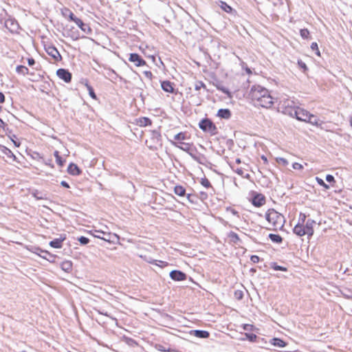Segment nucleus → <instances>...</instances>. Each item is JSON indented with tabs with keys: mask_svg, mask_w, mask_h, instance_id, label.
I'll list each match as a JSON object with an SVG mask.
<instances>
[{
	"mask_svg": "<svg viewBox=\"0 0 352 352\" xmlns=\"http://www.w3.org/2000/svg\"><path fill=\"white\" fill-rule=\"evenodd\" d=\"M247 98L257 108L270 109L274 104V98L270 91L260 85H254L250 87Z\"/></svg>",
	"mask_w": 352,
	"mask_h": 352,
	"instance_id": "1",
	"label": "nucleus"
},
{
	"mask_svg": "<svg viewBox=\"0 0 352 352\" xmlns=\"http://www.w3.org/2000/svg\"><path fill=\"white\" fill-rule=\"evenodd\" d=\"M316 221L309 219L307 220V215L300 212L298 221L293 228V232L298 236L307 235L308 238L311 237L314 233Z\"/></svg>",
	"mask_w": 352,
	"mask_h": 352,
	"instance_id": "2",
	"label": "nucleus"
},
{
	"mask_svg": "<svg viewBox=\"0 0 352 352\" xmlns=\"http://www.w3.org/2000/svg\"><path fill=\"white\" fill-rule=\"evenodd\" d=\"M265 219L267 222L266 229L268 230L278 231L284 227V216L274 208H270L266 211Z\"/></svg>",
	"mask_w": 352,
	"mask_h": 352,
	"instance_id": "3",
	"label": "nucleus"
},
{
	"mask_svg": "<svg viewBox=\"0 0 352 352\" xmlns=\"http://www.w3.org/2000/svg\"><path fill=\"white\" fill-rule=\"evenodd\" d=\"M294 115L296 118L300 121L308 122L315 126L321 125V122L319 118L316 116L310 113L305 109L296 107L294 111Z\"/></svg>",
	"mask_w": 352,
	"mask_h": 352,
	"instance_id": "4",
	"label": "nucleus"
},
{
	"mask_svg": "<svg viewBox=\"0 0 352 352\" xmlns=\"http://www.w3.org/2000/svg\"><path fill=\"white\" fill-rule=\"evenodd\" d=\"M199 128L204 132L210 133L211 135L217 134V127L213 122L208 119H202L199 123Z\"/></svg>",
	"mask_w": 352,
	"mask_h": 352,
	"instance_id": "5",
	"label": "nucleus"
},
{
	"mask_svg": "<svg viewBox=\"0 0 352 352\" xmlns=\"http://www.w3.org/2000/svg\"><path fill=\"white\" fill-rule=\"evenodd\" d=\"M45 49L46 53L52 58L54 62H59L62 60L60 54L54 45H47Z\"/></svg>",
	"mask_w": 352,
	"mask_h": 352,
	"instance_id": "6",
	"label": "nucleus"
},
{
	"mask_svg": "<svg viewBox=\"0 0 352 352\" xmlns=\"http://www.w3.org/2000/svg\"><path fill=\"white\" fill-rule=\"evenodd\" d=\"M129 60L133 63L136 67H142L146 65V62L144 60L140 55L136 53H131L129 54Z\"/></svg>",
	"mask_w": 352,
	"mask_h": 352,
	"instance_id": "7",
	"label": "nucleus"
},
{
	"mask_svg": "<svg viewBox=\"0 0 352 352\" xmlns=\"http://www.w3.org/2000/svg\"><path fill=\"white\" fill-rule=\"evenodd\" d=\"M190 138V135L188 133V132H179L174 136L175 142H172V144L177 146V145L183 144L184 140H188Z\"/></svg>",
	"mask_w": 352,
	"mask_h": 352,
	"instance_id": "8",
	"label": "nucleus"
},
{
	"mask_svg": "<svg viewBox=\"0 0 352 352\" xmlns=\"http://www.w3.org/2000/svg\"><path fill=\"white\" fill-rule=\"evenodd\" d=\"M56 75L60 79H62L66 83H69L72 80V74L65 69H58L56 71Z\"/></svg>",
	"mask_w": 352,
	"mask_h": 352,
	"instance_id": "9",
	"label": "nucleus"
},
{
	"mask_svg": "<svg viewBox=\"0 0 352 352\" xmlns=\"http://www.w3.org/2000/svg\"><path fill=\"white\" fill-rule=\"evenodd\" d=\"M252 205L255 207H261L265 204L266 199L265 197L261 193H256L252 199L251 201Z\"/></svg>",
	"mask_w": 352,
	"mask_h": 352,
	"instance_id": "10",
	"label": "nucleus"
},
{
	"mask_svg": "<svg viewBox=\"0 0 352 352\" xmlns=\"http://www.w3.org/2000/svg\"><path fill=\"white\" fill-rule=\"evenodd\" d=\"M170 277L175 281H183L187 278V275L179 270H173L170 272Z\"/></svg>",
	"mask_w": 352,
	"mask_h": 352,
	"instance_id": "11",
	"label": "nucleus"
},
{
	"mask_svg": "<svg viewBox=\"0 0 352 352\" xmlns=\"http://www.w3.org/2000/svg\"><path fill=\"white\" fill-rule=\"evenodd\" d=\"M283 106H284L283 111L285 113H287L293 116V112H294V109H296L294 107V101H292L289 99H286L284 101H283Z\"/></svg>",
	"mask_w": 352,
	"mask_h": 352,
	"instance_id": "12",
	"label": "nucleus"
},
{
	"mask_svg": "<svg viewBox=\"0 0 352 352\" xmlns=\"http://www.w3.org/2000/svg\"><path fill=\"white\" fill-rule=\"evenodd\" d=\"M5 27L12 33L16 32L19 28L18 23L12 19H7L5 21Z\"/></svg>",
	"mask_w": 352,
	"mask_h": 352,
	"instance_id": "13",
	"label": "nucleus"
},
{
	"mask_svg": "<svg viewBox=\"0 0 352 352\" xmlns=\"http://www.w3.org/2000/svg\"><path fill=\"white\" fill-rule=\"evenodd\" d=\"M134 124L140 127L151 126L152 121L147 117H141L135 120Z\"/></svg>",
	"mask_w": 352,
	"mask_h": 352,
	"instance_id": "14",
	"label": "nucleus"
},
{
	"mask_svg": "<svg viewBox=\"0 0 352 352\" xmlns=\"http://www.w3.org/2000/svg\"><path fill=\"white\" fill-rule=\"evenodd\" d=\"M161 87L164 91L167 93L173 94L175 91L174 83L169 80L162 81Z\"/></svg>",
	"mask_w": 352,
	"mask_h": 352,
	"instance_id": "15",
	"label": "nucleus"
},
{
	"mask_svg": "<svg viewBox=\"0 0 352 352\" xmlns=\"http://www.w3.org/2000/svg\"><path fill=\"white\" fill-rule=\"evenodd\" d=\"M67 172L72 175H79L81 173V170L79 167L74 163H71L68 166Z\"/></svg>",
	"mask_w": 352,
	"mask_h": 352,
	"instance_id": "16",
	"label": "nucleus"
},
{
	"mask_svg": "<svg viewBox=\"0 0 352 352\" xmlns=\"http://www.w3.org/2000/svg\"><path fill=\"white\" fill-rule=\"evenodd\" d=\"M62 14L65 18H68V19L71 21H74L75 23V20L78 18L76 17L74 13L67 8H64L62 10Z\"/></svg>",
	"mask_w": 352,
	"mask_h": 352,
	"instance_id": "17",
	"label": "nucleus"
},
{
	"mask_svg": "<svg viewBox=\"0 0 352 352\" xmlns=\"http://www.w3.org/2000/svg\"><path fill=\"white\" fill-rule=\"evenodd\" d=\"M66 237L63 236L60 239H55L50 242V245L54 248H60L63 246V242L65 240Z\"/></svg>",
	"mask_w": 352,
	"mask_h": 352,
	"instance_id": "18",
	"label": "nucleus"
},
{
	"mask_svg": "<svg viewBox=\"0 0 352 352\" xmlns=\"http://www.w3.org/2000/svg\"><path fill=\"white\" fill-rule=\"evenodd\" d=\"M54 155L56 158V162L57 165L60 168L63 167L65 164L66 160L63 158L60 155V153L58 151H55L54 152Z\"/></svg>",
	"mask_w": 352,
	"mask_h": 352,
	"instance_id": "19",
	"label": "nucleus"
},
{
	"mask_svg": "<svg viewBox=\"0 0 352 352\" xmlns=\"http://www.w3.org/2000/svg\"><path fill=\"white\" fill-rule=\"evenodd\" d=\"M217 116L223 119H229L231 117V112L228 109H221L217 111Z\"/></svg>",
	"mask_w": 352,
	"mask_h": 352,
	"instance_id": "20",
	"label": "nucleus"
},
{
	"mask_svg": "<svg viewBox=\"0 0 352 352\" xmlns=\"http://www.w3.org/2000/svg\"><path fill=\"white\" fill-rule=\"evenodd\" d=\"M75 23L85 33H89L91 32V28L89 25L84 23L81 19L79 18L75 20Z\"/></svg>",
	"mask_w": 352,
	"mask_h": 352,
	"instance_id": "21",
	"label": "nucleus"
},
{
	"mask_svg": "<svg viewBox=\"0 0 352 352\" xmlns=\"http://www.w3.org/2000/svg\"><path fill=\"white\" fill-rule=\"evenodd\" d=\"M195 336L201 338H208L210 336V333L207 331L204 330H195L192 333Z\"/></svg>",
	"mask_w": 352,
	"mask_h": 352,
	"instance_id": "22",
	"label": "nucleus"
},
{
	"mask_svg": "<svg viewBox=\"0 0 352 352\" xmlns=\"http://www.w3.org/2000/svg\"><path fill=\"white\" fill-rule=\"evenodd\" d=\"M84 85L86 87V88L87 89L90 97L94 100H97L98 98L94 92V90L93 87L89 84V82L87 80H85Z\"/></svg>",
	"mask_w": 352,
	"mask_h": 352,
	"instance_id": "23",
	"label": "nucleus"
},
{
	"mask_svg": "<svg viewBox=\"0 0 352 352\" xmlns=\"http://www.w3.org/2000/svg\"><path fill=\"white\" fill-rule=\"evenodd\" d=\"M149 263L160 267V268H164L168 266V263L164 261L160 260H152L149 261Z\"/></svg>",
	"mask_w": 352,
	"mask_h": 352,
	"instance_id": "24",
	"label": "nucleus"
},
{
	"mask_svg": "<svg viewBox=\"0 0 352 352\" xmlns=\"http://www.w3.org/2000/svg\"><path fill=\"white\" fill-rule=\"evenodd\" d=\"M174 192L179 197H184L186 195V189L181 185H177L174 188Z\"/></svg>",
	"mask_w": 352,
	"mask_h": 352,
	"instance_id": "25",
	"label": "nucleus"
},
{
	"mask_svg": "<svg viewBox=\"0 0 352 352\" xmlns=\"http://www.w3.org/2000/svg\"><path fill=\"white\" fill-rule=\"evenodd\" d=\"M270 343L275 346H278V347H285L286 346V342H284L283 340L280 339V338H273Z\"/></svg>",
	"mask_w": 352,
	"mask_h": 352,
	"instance_id": "26",
	"label": "nucleus"
},
{
	"mask_svg": "<svg viewBox=\"0 0 352 352\" xmlns=\"http://www.w3.org/2000/svg\"><path fill=\"white\" fill-rule=\"evenodd\" d=\"M152 138H151V140H153L156 144H161V134L159 131H152Z\"/></svg>",
	"mask_w": 352,
	"mask_h": 352,
	"instance_id": "27",
	"label": "nucleus"
},
{
	"mask_svg": "<svg viewBox=\"0 0 352 352\" xmlns=\"http://www.w3.org/2000/svg\"><path fill=\"white\" fill-rule=\"evenodd\" d=\"M16 72L21 75L26 76L29 74V69L23 65H18L16 67Z\"/></svg>",
	"mask_w": 352,
	"mask_h": 352,
	"instance_id": "28",
	"label": "nucleus"
},
{
	"mask_svg": "<svg viewBox=\"0 0 352 352\" xmlns=\"http://www.w3.org/2000/svg\"><path fill=\"white\" fill-rule=\"evenodd\" d=\"M60 266L65 272H70L72 270V263L70 261H65L62 262Z\"/></svg>",
	"mask_w": 352,
	"mask_h": 352,
	"instance_id": "29",
	"label": "nucleus"
},
{
	"mask_svg": "<svg viewBox=\"0 0 352 352\" xmlns=\"http://www.w3.org/2000/svg\"><path fill=\"white\" fill-rule=\"evenodd\" d=\"M269 238L272 242L276 243H280L283 241V238L279 234H270Z\"/></svg>",
	"mask_w": 352,
	"mask_h": 352,
	"instance_id": "30",
	"label": "nucleus"
},
{
	"mask_svg": "<svg viewBox=\"0 0 352 352\" xmlns=\"http://www.w3.org/2000/svg\"><path fill=\"white\" fill-rule=\"evenodd\" d=\"M192 146V143L190 144V143L184 142L183 144L177 145V147L184 151L188 152L191 149Z\"/></svg>",
	"mask_w": 352,
	"mask_h": 352,
	"instance_id": "31",
	"label": "nucleus"
},
{
	"mask_svg": "<svg viewBox=\"0 0 352 352\" xmlns=\"http://www.w3.org/2000/svg\"><path fill=\"white\" fill-rule=\"evenodd\" d=\"M228 237L230 240L234 243H237L240 241L239 235L234 232H230L228 234Z\"/></svg>",
	"mask_w": 352,
	"mask_h": 352,
	"instance_id": "32",
	"label": "nucleus"
},
{
	"mask_svg": "<svg viewBox=\"0 0 352 352\" xmlns=\"http://www.w3.org/2000/svg\"><path fill=\"white\" fill-rule=\"evenodd\" d=\"M200 184L206 188H212L210 182L206 177L201 179Z\"/></svg>",
	"mask_w": 352,
	"mask_h": 352,
	"instance_id": "33",
	"label": "nucleus"
},
{
	"mask_svg": "<svg viewBox=\"0 0 352 352\" xmlns=\"http://www.w3.org/2000/svg\"><path fill=\"white\" fill-rule=\"evenodd\" d=\"M300 36L304 39L310 38V32L308 29L304 28L300 30Z\"/></svg>",
	"mask_w": 352,
	"mask_h": 352,
	"instance_id": "34",
	"label": "nucleus"
},
{
	"mask_svg": "<svg viewBox=\"0 0 352 352\" xmlns=\"http://www.w3.org/2000/svg\"><path fill=\"white\" fill-rule=\"evenodd\" d=\"M220 7L228 13H231L233 11L232 8L226 1H221Z\"/></svg>",
	"mask_w": 352,
	"mask_h": 352,
	"instance_id": "35",
	"label": "nucleus"
},
{
	"mask_svg": "<svg viewBox=\"0 0 352 352\" xmlns=\"http://www.w3.org/2000/svg\"><path fill=\"white\" fill-rule=\"evenodd\" d=\"M311 49L315 52L316 54L318 56V57H320L321 56V54H320V51L319 50V47H318V43H316V42H314L311 43Z\"/></svg>",
	"mask_w": 352,
	"mask_h": 352,
	"instance_id": "36",
	"label": "nucleus"
},
{
	"mask_svg": "<svg viewBox=\"0 0 352 352\" xmlns=\"http://www.w3.org/2000/svg\"><path fill=\"white\" fill-rule=\"evenodd\" d=\"M201 89L206 90V85L202 81H197L195 84V89L199 91Z\"/></svg>",
	"mask_w": 352,
	"mask_h": 352,
	"instance_id": "37",
	"label": "nucleus"
},
{
	"mask_svg": "<svg viewBox=\"0 0 352 352\" xmlns=\"http://www.w3.org/2000/svg\"><path fill=\"white\" fill-rule=\"evenodd\" d=\"M276 162L283 166H287L289 164L288 160L284 157H276Z\"/></svg>",
	"mask_w": 352,
	"mask_h": 352,
	"instance_id": "38",
	"label": "nucleus"
},
{
	"mask_svg": "<svg viewBox=\"0 0 352 352\" xmlns=\"http://www.w3.org/2000/svg\"><path fill=\"white\" fill-rule=\"evenodd\" d=\"M316 181L320 186H322L324 188H325V189L329 188V185H327L321 178L316 177Z\"/></svg>",
	"mask_w": 352,
	"mask_h": 352,
	"instance_id": "39",
	"label": "nucleus"
},
{
	"mask_svg": "<svg viewBox=\"0 0 352 352\" xmlns=\"http://www.w3.org/2000/svg\"><path fill=\"white\" fill-rule=\"evenodd\" d=\"M226 211L231 213L232 214L237 217L238 218L239 217V212L236 211L234 208H231V207H228L226 208Z\"/></svg>",
	"mask_w": 352,
	"mask_h": 352,
	"instance_id": "40",
	"label": "nucleus"
},
{
	"mask_svg": "<svg viewBox=\"0 0 352 352\" xmlns=\"http://www.w3.org/2000/svg\"><path fill=\"white\" fill-rule=\"evenodd\" d=\"M292 168L295 170H302L304 168V166L300 164V163H298V162H294L292 164Z\"/></svg>",
	"mask_w": 352,
	"mask_h": 352,
	"instance_id": "41",
	"label": "nucleus"
},
{
	"mask_svg": "<svg viewBox=\"0 0 352 352\" xmlns=\"http://www.w3.org/2000/svg\"><path fill=\"white\" fill-rule=\"evenodd\" d=\"M243 296V293L242 291L237 290L234 292V297L236 299L241 300V299H242Z\"/></svg>",
	"mask_w": 352,
	"mask_h": 352,
	"instance_id": "42",
	"label": "nucleus"
},
{
	"mask_svg": "<svg viewBox=\"0 0 352 352\" xmlns=\"http://www.w3.org/2000/svg\"><path fill=\"white\" fill-rule=\"evenodd\" d=\"M298 65L301 69H303L304 72L307 70V67L306 64L304 62H302V60H298Z\"/></svg>",
	"mask_w": 352,
	"mask_h": 352,
	"instance_id": "43",
	"label": "nucleus"
},
{
	"mask_svg": "<svg viewBox=\"0 0 352 352\" xmlns=\"http://www.w3.org/2000/svg\"><path fill=\"white\" fill-rule=\"evenodd\" d=\"M250 260L252 263H257L259 262L260 261V258L256 256V255H252L251 257H250Z\"/></svg>",
	"mask_w": 352,
	"mask_h": 352,
	"instance_id": "44",
	"label": "nucleus"
},
{
	"mask_svg": "<svg viewBox=\"0 0 352 352\" xmlns=\"http://www.w3.org/2000/svg\"><path fill=\"white\" fill-rule=\"evenodd\" d=\"M144 75L147 78H148L149 80H152L153 76V74L151 71H144Z\"/></svg>",
	"mask_w": 352,
	"mask_h": 352,
	"instance_id": "45",
	"label": "nucleus"
},
{
	"mask_svg": "<svg viewBox=\"0 0 352 352\" xmlns=\"http://www.w3.org/2000/svg\"><path fill=\"white\" fill-rule=\"evenodd\" d=\"M6 151H7V152L6 153V154L8 157H12L13 160H16V156L14 155V154L8 148H6Z\"/></svg>",
	"mask_w": 352,
	"mask_h": 352,
	"instance_id": "46",
	"label": "nucleus"
},
{
	"mask_svg": "<svg viewBox=\"0 0 352 352\" xmlns=\"http://www.w3.org/2000/svg\"><path fill=\"white\" fill-rule=\"evenodd\" d=\"M326 180H327L328 182H333V183H335V182H336V181H335V179H334L333 176V175H327L326 176Z\"/></svg>",
	"mask_w": 352,
	"mask_h": 352,
	"instance_id": "47",
	"label": "nucleus"
},
{
	"mask_svg": "<svg viewBox=\"0 0 352 352\" xmlns=\"http://www.w3.org/2000/svg\"><path fill=\"white\" fill-rule=\"evenodd\" d=\"M79 241L82 243V244H87L89 243V240L85 237V236H81L80 239H79Z\"/></svg>",
	"mask_w": 352,
	"mask_h": 352,
	"instance_id": "48",
	"label": "nucleus"
},
{
	"mask_svg": "<svg viewBox=\"0 0 352 352\" xmlns=\"http://www.w3.org/2000/svg\"><path fill=\"white\" fill-rule=\"evenodd\" d=\"M6 128H7V124L0 118V129H2L3 131H6Z\"/></svg>",
	"mask_w": 352,
	"mask_h": 352,
	"instance_id": "49",
	"label": "nucleus"
},
{
	"mask_svg": "<svg viewBox=\"0 0 352 352\" xmlns=\"http://www.w3.org/2000/svg\"><path fill=\"white\" fill-rule=\"evenodd\" d=\"M28 64L30 66H32L35 64V60L33 58H28Z\"/></svg>",
	"mask_w": 352,
	"mask_h": 352,
	"instance_id": "50",
	"label": "nucleus"
},
{
	"mask_svg": "<svg viewBox=\"0 0 352 352\" xmlns=\"http://www.w3.org/2000/svg\"><path fill=\"white\" fill-rule=\"evenodd\" d=\"M274 269L275 270H280V271H283V272H285L287 271V269L284 267H282V266H279V265H276L274 267Z\"/></svg>",
	"mask_w": 352,
	"mask_h": 352,
	"instance_id": "51",
	"label": "nucleus"
},
{
	"mask_svg": "<svg viewBox=\"0 0 352 352\" xmlns=\"http://www.w3.org/2000/svg\"><path fill=\"white\" fill-rule=\"evenodd\" d=\"M252 327H253V325H252V324H245L243 325V329L244 330H247V331H250V330H252Z\"/></svg>",
	"mask_w": 352,
	"mask_h": 352,
	"instance_id": "52",
	"label": "nucleus"
},
{
	"mask_svg": "<svg viewBox=\"0 0 352 352\" xmlns=\"http://www.w3.org/2000/svg\"><path fill=\"white\" fill-rule=\"evenodd\" d=\"M234 171L239 175H243V170L242 168H236Z\"/></svg>",
	"mask_w": 352,
	"mask_h": 352,
	"instance_id": "53",
	"label": "nucleus"
},
{
	"mask_svg": "<svg viewBox=\"0 0 352 352\" xmlns=\"http://www.w3.org/2000/svg\"><path fill=\"white\" fill-rule=\"evenodd\" d=\"M5 102V96L4 94L0 91V103H3Z\"/></svg>",
	"mask_w": 352,
	"mask_h": 352,
	"instance_id": "54",
	"label": "nucleus"
},
{
	"mask_svg": "<svg viewBox=\"0 0 352 352\" xmlns=\"http://www.w3.org/2000/svg\"><path fill=\"white\" fill-rule=\"evenodd\" d=\"M60 184L62 186L65 187V188H69V185L67 182H66L65 181H62L60 182Z\"/></svg>",
	"mask_w": 352,
	"mask_h": 352,
	"instance_id": "55",
	"label": "nucleus"
},
{
	"mask_svg": "<svg viewBox=\"0 0 352 352\" xmlns=\"http://www.w3.org/2000/svg\"><path fill=\"white\" fill-rule=\"evenodd\" d=\"M261 160L263 161V163H264L265 164H268V160H267V157H266V156H265V155H262V156H261Z\"/></svg>",
	"mask_w": 352,
	"mask_h": 352,
	"instance_id": "56",
	"label": "nucleus"
},
{
	"mask_svg": "<svg viewBox=\"0 0 352 352\" xmlns=\"http://www.w3.org/2000/svg\"><path fill=\"white\" fill-rule=\"evenodd\" d=\"M245 70L249 75H251L252 74V70L249 67H245Z\"/></svg>",
	"mask_w": 352,
	"mask_h": 352,
	"instance_id": "57",
	"label": "nucleus"
},
{
	"mask_svg": "<svg viewBox=\"0 0 352 352\" xmlns=\"http://www.w3.org/2000/svg\"><path fill=\"white\" fill-rule=\"evenodd\" d=\"M12 142H13L14 144L16 147H19V146H20V145H21L20 142H16V141H14V140H12Z\"/></svg>",
	"mask_w": 352,
	"mask_h": 352,
	"instance_id": "58",
	"label": "nucleus"
},
{
	"mask_svg": "<svg viewBox=\"0 0 352 352\" xmlns=\"http://www.w3.org/2000/svg\"><path fill=\"white\" fill-rule=\"evenodd\" d=\"M235 162H236V163L237 164H241V159H240V158H237V159H236V161H235Z\"/></svg>",
	"mask_w": 352,
	"mask_h": 352,
	"instance_id": "59",
	"label": "nucleus"
},
{
	"mask_svg": "<svg viewBox=\"0 0 352 352\" xmlns=\"http://www.w3.org/2000/svg\"><path fill=\"white\" fill-rule=\"evenodd\" d=\"M190 196H191V195H190V194H188V195H187V199H188L189 201H190Z\"/></svg>",
	"mask_w": 352,
	"mask_h": 352,
	"instance_id": "60",
	"label": "nucleus"
},
{
	"mask_svg": "<svg viewBox=\"0 0 352 352\" xmlns=\"http://www.w3.org/2000/svg\"><path fill=\"white\" fill-rule=\"evenodd\" d=\"M96 232L97 233H99V234H104V232L99 231V230H96Z\"/></svg>",
	"mask_w": 352,
	"mask_h": 352,
	"instance_id": "61",
	"label": "nucleus"
},
{
	"mask_svg": "<svg viewBox=\"0 0 352 352\" xmlns=\"http://www.w3.org/2000/svg\"><path fill=\"white\" fill-rule=\"evenodd\" d=\"M253 337H254V338H256V336H255V335H251V336H250V339H251V340L252 339V338H253Z\"/></svg>",
	"mask_w": 352,
	"mask_h": 352,
	"instance_id": "62",
	"label": "nucleus"
},
{
	"mask_svg": "<svg viewBox=\"0 0 352 352\" xmlns=\"http://www.w3.org/2000/svg\"><path fill=\"white\" fill-rule=\"evenodd\" d=\"M96 236H97L98 238H102V237H101V236H100V234H98V235H96Z\"/></svg>",
	"mask_w": 352,
	"mask_h": 352,
	"instance_id": "63",
	"label": "nucleus"
},
{
	"mask_svg": "<svg viewBox=\"0 0 352 352\" xmlns=\"http://www.w3.org/2000/svg\"><path fill=\"white\" fill-rule=\"evenodd\" d=\"M350 122H351V124L352 126V118H351V121Z\"/></svg>",
	"mask_w": 352,
	"mask_h": 352,
	"instance_id": "64",
	"label": "nucleus"
}]
</instances>
